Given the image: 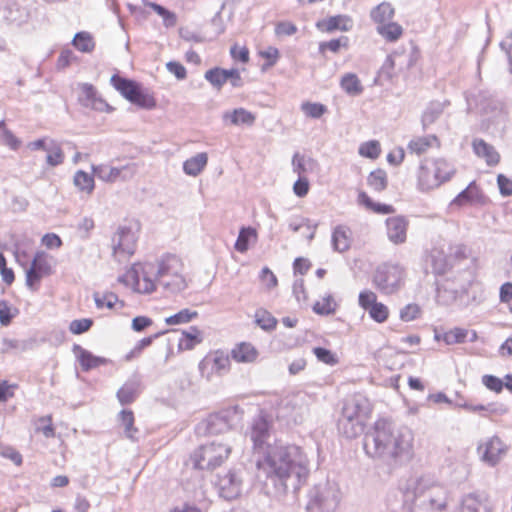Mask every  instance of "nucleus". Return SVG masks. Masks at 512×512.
<instances>
[{
	"label": "nucleus",
	"instance_id": "obj_1",
	"mask_svg": "<svg viewBox=\"0 0 512 512\" xmlns=\"http://www.w3.org/2000/svg\"><path fill=\"white\" fill-rule=\"evenodd\" d=\"M257 468L266 476L267 493L275 497L296 493L310 473L309 460L301 447L279 443L267 445Z\"/></svg>",
	"mask_w": 512,
	"mask_h": 512
},
{
	"label": "nucleus",
	"instance_id": "obj_2",
	"mask_svg": "<svg viewBox=\"0 0 512 512\" xmlns=\"http://www.w3.org/2000/svg\"><path fill=\"white\" fill-rule=\"evenodd\" d=\"M413 432L407 427H395L379 419L364 436L365 453L388 465L409 460L413 455Z\"/></svg>",
	"mask_w": 512,
	"mask_h": 512
},
{
	"label": "nucleus",
	"instance_id": "obj_3",
	"mask_svg": "<svg viewBox=\"0 0 512 512\" xmlns=\"http://www.w3.org/2000/svg\"><path fill=\"white\" fill-rule=\"evenodd\" d=\"M405 498L409 512H447L449 492L433 477L424 475L411 480Z\"/></svg>",
	"mask_w": 512,
	"mask_h": 512
},
{
	"label": "nucleus",
	"instance_id": "obj_4",
	"mask_svg": "<svg viewBox=\"0 0 512 512\" xmlns=\"http://www.w3.org/2000/svg\"><path fill=\"white\" fill-rule=\"evenodd\" d=\"M370 413L371 404L367 397L360 393L347 397L338 419L339 432L349 439L356 438L363 432Z\"/></svg>",
	"mask_w": 512,
	"mask_h": 512
},
{
	"label": "nucleus",
	"instance_id": "obj_5",
	"mask_svg": "<svg viewBox=\"0 0 512 512\" xmlns=\"http://www.w3.org/2000/svg\"><path fill=\"white\" fill-rule=\"evenodd\" d=\"M158 285L168 294H178L188 287L180 257L167 253L155 262Z\"/></svg>",
	"mask_w": 512,
	"mask_h": 512
},
{
	"label": "nucleus",
	"instance_id": "obj_6",
	"mask_svg": "<svg viewBox=\"0 0 512 512\" xmlns=\"http://www.w3.org/2000/svg\"><path fill=\"white\" fill-rule=\"evenodd\" d=\"M120 283L130 286L139 294H151L158 285L155 263L134 264L118 277Z\"/></svg>",
	"mask_w": 512,
	"mask_h": 512
},
{
	"label": "nucleus",
	"instance_id": "obj_7",
	"mask_svg": "<svg viewBox=\"0 0 512 512\" xmlns=\"http://www.w3.org/2000/svg\"><path fill=\"white\" fill-rule=\"evenodd\" d=\"M231 450L232 447L228 443L212 441L195 450L190 461L196 469L213 470L228 459Z\"/></svg>",
	"mask_w": 512,
	"mask_h": 512
},
{
	"label": "nucleus",
	"instance_id": "obj_8",
	"mask_svg": "<svg viewBox=\"0 0 512 512\" xmlns=\"http://www.w3.org/2000/svg\"><path fill=\"white\" fill-rule=\"evenodd\" d=\"M340 491L332 484L314 486L308 494V512H335L340 503Z\"/></svg>",
	"mask_w": 512,
	"mask_h": 512
},
{
	"label": "nucleus",
	"instance_id": "obj_9",
	"mask_svg": "<svg viewBox=\"0 0 512 512\" xmlns=\"http://www.w3.org/2000/svg\"><path fill=\"white\" fill-rule=\"evenodd\" d=\"M405 271L397 264L380 265L373 276V284L383 294L398 292L404 285Z\"/></svg>",
	"mask_w": 512,
	"mask_h": 512
},
{
	"label": "nucleus",
	"instance_id": "obj_10",
	"mask_svg": "<svg viewBox=\"0 0 512 512\" xmlns=\"http://www.w3.org/2000/svg\"><path fill=\"white\" fill-rule=\"evenodd\" d=\"M93 174L100 180L107 183L116 181H128L134 177L137 172L135 163H128L121 167H112L107 164L92 165Z\"/></svg>",
	"mask_w": 512,
	"mask_h": 512
},
{
	"label": "nucleus",
	"instance_id": "obj_11",
	"mask_svg": "<svg viewBox=\"0 0 512 512\" xmlns=\"http://www.w3.org/2000/svg\"><path fill=\"white\" fill-rule=\"evenodd\" d=\"M137 235L130 226H119L112 238L113 252L119 257H129L135 252Z\"/></svg>",
	"mask_w": 512,
	"mask_h": 512
},
{
	"label": "nucleus",
	"instance_id": "obj_12",
	"mask_svg": "<svg viewBox=\"0 0 512 512\" xmlns=\"http://www.w3.org/2000/svg\"><path fill=\"white\" fill-rule=\"evenodd\" d=\"M242 483V478L235 471H228L218 476L216 487L219 496L226 500L236 499L241 494Z\"/></svg>",
	"mask_w": 512,
	"mask_h": 512
},
{
	"label": "nucleus",
	"instance_id": "obj_13",
	"mask_svg": "<svg viewBox=\"0 0 512 512\" xmlns=\"http://www.w3.org/2000/svg\"><path fill=\"white\" fill-rule=\"evenodd\" d=\"M492 505L485 492H470L460 500L459 512H491Z\"/></svg>",
	"mask_w": 512,
	"mask_h": 512
},
{
	"label": "nucleus",
	"instance_id": "obj_14",
	"mask_svg": "<svg viewBox=\"0 0 512 512\" xmlns=\"http://www.w3.org/2000/svg\"><path fill=\"white\" fill-rule=\"evenodd\" d=\"M81 94L79 102L82 106L96 111H109L110 107L104 99L98 94L96 88L90 83H80Z\"/></svg>",
	"mask_w": 512,
	"mask_h": 512
},
{
	"label": "nucleus",
	"instance_id": "obj_15",
	"mask_svg": "<svg viewBox=\"0 0 512 512\" xmlns=\"http://www.w3.org/2000/svg\"><path fill=\"white\" fill-rule=\"evenodd\" d=\"M481 459L490 466H495L506 452L500 438L494 436L478 447Z\"/></svg>",
	"mask_w": 512,
	"mask_h": 512
},
{
	"label": "nucleus",
	"instance_id": "obj_16",
	"mask_svg": "<svg viewBox=\"0 0 512 512\" xmlns=\"http://www.w3.org/2000/svg\"><path fill=\"white\" fill-rule=\"evenodd\" d=\"M235 412L221 411L208 416L204 425L208 434H221L229 431L233 426Z\"/></svg>",
	"mask_w": 512,
	"mask_h": 512
},
{
	"label": "nucleus",
	"instance_id": "obj_17",
	"mask_svg": "<svg viewBox=\"0 0 512 512\" xmlns=\"http://www.w3.org/2000/svg\"><path fill=\"white\" fill-rule=\"evenodd\" d=\"M408 220L404 216H394L386 219L387 237L394 244L406 241Z\"/></svg>",
	"mask_w": 512,
	"mask_h": 512
},
{
	"label": "nucleus",
	"instance_id": "obj_18",
	"mask_svg": "<svg viewBox=\"0 0 512 512\" xmlns=\"http://www.w3.org/2000/svg\"><path fill=\"white\" fill-rule=\"evenodd\" d=\"M441 185V177L435 173L428 159L424 160L418 171V187L421 191H430Z\"/></svg>",
	"mask_w": 512,
	"mask_h": 512
},
{
	"label": "nucleus",
	"instance_id": "obj_19",
	"mask_svg": "<svg viewBox=\"0 0 512 512\" xmlns=\"http://www.w3.org/2000/svg\"><path fill=\"white\" fill-rule=\"evenodd\" d=\"M269 437V423L263 415L253 419L250 438L253 441L255 449H262L264 443Z\"/></svg>",
	"mask_w": 512,
	"mask_h": 512
},
{
	"label": "nucleus",
	"instance_id": "obj_20",
	"mask_svg": "<svg viewBox=\"0 0 512 512\" xmlns=\"http://www.w3.org/2000/svg\"><path fill=\"white\" fill-rule=\"evenodd\" d=\"M141 392V380L139 376H133L118 390L117 398L122 405H127L136 400Z\"/></svg>",
	"mask_w": 512,
	"mask_h": 512
},
{
	"label": "nucleus",
	"instance_id": "obj_21",
	"mask_svg": "<svg viewBox=\"0 0 512 512\" xmlns=\"http://www.w3.org/2000/svg\"><path fill=\"white\" fill-rule=\"evenodd\" d=\"M225 124L252 126L255 123L256 116L244 108H236L232 111H226L222 115Z\"/></svg>",
	"mask_w": 512,
	"mask_h": 512
},
{
	"label": "nucleus",
	"instance_id": "obj_22",
	"mask_svg": "<svg viewBox=\"0 0 512 512\" xmlns=\"http://www.w3.org/2000/svg\"><path fill=\"white\" fill-rule=\"evenodd\" d=\"M73 352L77 356V359L82 367V370L89 371L97 368L100 365L106 364L107 359L93 355L90 351L82 348L80 345L75 344Z\"/></svg>",
	"mask_w": 512,
	"mask_h": 512
},
{
	"label": "nucleus",
	"instance_id": "obj_23",
	"mask_svg": "<svg viewBox=\"0 0 512 512\" xmlns=\"http://www.w3.org/2000/svg\"><path fill=\"white\" fill-rule=\"evenodd\" d=\"M258 355L257 349L248 342H241L231 350V358L238 363H253Z\"/></svg>",
	"mask_w": 512,
	"mask_h": 512
},
{
	"label": "nucleus",
	"instance_id": "obj_24",
	"mask_svg": "<svg viewBox=\"0 0 512 512\" xmlns=\"http://www.w3.org/2000/svg\"><path fill=\"white\" fill-rule=\"evenodd\" d=\"M473 150L477 156L484 158L489 166H495L500 161V155L496 149L482 139L473 141Z\"/></svg>",
	"mask_w": 512,
	"mask_h": 512
},
{
	"label": "nucleus",
	"instance_id": "obj_25",
	"mask_svg": "<svg viewBox=\"0 0 512 512\" xmlns=\"http://www.w3.org/2000/svg\"><path fill=\"white\" fill-rule=\"evenodd\" d=\"M110 81L112 86L128 101L141 86L136 81L121 77L117 74L113 75Z\"/></svg>",
	"mask_w": 512,
	"mask_h": 512
},
{
	"label": "nucleus",
	"instance_id": "obj_26",
	"mask_svg": "<svg viewBox=\"0 0 512 512\" xmlns=\"http://www.w3.org/2000/svg\"><path fill=\"white\" fill-rule=\"evenodd\" d=\"M317 27L327 32H332L337 29L341 31H349L351 28V19L345 15H336L318 22Z\"/></svg>",
	"mask_w": 512,
	"mask_h": 512
},
{
	"label": "nucleus",
	"instance_id": "obj_27",
	"mask_svg": "<svg viewBox=\"0 0 512 512\" xmlns=\"http://www.w3.org/2000/svg\"><path fill=\"white\" fill-rule=\"evenodd\" d=\"M209 361H211V369L220 375L227 373L230 369V357L223 351L217 350L212 353L210 358L200 363V369Z\"/></svg>",
	"mask_w": 512,
	"mask_h": 512
},
{
	"label": "nucleus",
	"instance_id": "obj_28",
	"mask_svg": "<svg viewBox=\"0 0 512 512\" xmlns=\"http://www.w3.org/2000/svg\"><path fill=\"white\" fill-rule=\"evenodd\" d=\"M482 194L474 182H471L466 189L461 191L453 200V204L462 206L468 203H480Z\"/></svg>",
	"mask_w": 512,
	"mask_h": 512
},
{
	"label": "nucleus",
	"instance_id": "obj_29",
	"mask_svg": "<svg viewBox=\"0 0 512 512\" xmlns=\"http://www.w3.org/2000/svg\"><path fill=\"white\" fill-rule=\"evenodd\" d=\"M332 246L337 252H345L350 248L349 229L339 225L332 232Z\"/></svg>",
	"mask_w": 512,
	"mask_h": 512
},
{
	"label": "nucleus",
	"instance_id": "obj_30",
	"mask_svg": "<svg viewBox=\"0 0 512 512\" xmlns=\"http://www.w3.org/2000/svg\"><path fill=\"white\" fill-rule=\"evenodd\" d=\"M394 13L395 10L389 2H382L371 10L370 17L375 23L382 25L391 21Z\"/></svg>",
	"mask_w": 512,
	"mask_h": 512
},
{
	"label": "nucleus",
	"instance_id": "obj_31",
	"mask_svg": "<svg viewBox=\"0 0 512 512\" xmlns=\"http://www.w3.org/2000/svg\"><path fill=\"white\" fill-rule=\"evenodd\" d=\"M207 161L206 153H198L183 163V170L187 175L197 176L205 168Z\"/></svg>",
	"mask_w": 512,
	"mask_h": 512
},
{
	"label": "nucleus",
	"instance_id": "obj_32",
	"mask_svg": "<svg viewBox=\"0 0 512 512\" xmlns=\"http://www.w3.org/2000/svg\"><path fill=\"white\" fill-rule=\"evenodd\" d=\"M201 342L202 337L200 330L196 326H191L188 330L182 332V337L179 340V348L191 350Z\"/></svg>",
	"mask_w": 512,
	"mask_h": 512
},
{
	"label": "nucleus",
	"instance_id": "obj_33",
	"mask_svg": "<svg viewBox=\"0 0 512 512\" xmlns=\"http://www.w3.org/2000/svg\"><path fill=\"white\" fill-rule=\"evenodd\" d=\"M341 88L351 96H358L363 92V86L354 73H347L342 76L340 81Z\"/></svg>",
	"mask_w": 512,
	"mask_h": 512
},
{
	"label": "nucleus",
	"instance_id": "obj_34",
	"mask_svg": "<svg viewBox=\"0 0 512 512\" xmlns=\"http://www.w3.org/2000/svg\"><path fill=\"white\" fill-rule=\"evenodd\" d=\"M376 30L388 42L397 41L403 34V28L398 23L392 21L378 25Z\"/></svg>",
	"mask_w": 512,
	"mask_h": 512
},
{
	"label": "nucleus",
	"instance_id": "obj_35",
	"mask_svg": "<svg viewBox=\"0 0 512 512\" xmlns=\"http://www.w3.org/2000/svg\"><path fill=\"white\" fill-rule=\"evenodd\" d=\"M255 323L264 331L271 332L276 329L277 319L266 309L259 308L255 311Z\"/></svg>",
	"mask_w": 512,
	"mask_h": 512
},
{
	"label": "nucleus",
	"instance_id": "obj_36",
	"mask_svg": "<svg viewBox=\"0 0 512 512\" xmlns=\"http://www.w3.org/2000/svg\"><path fill=\"white\" fill-rule=\"evenodd\" d=\"M5 18L11 22L16 23L18 25L27 21L29 17V12L26 8L21 7L18 3H10L7 5Z\"/></svg>",
	"mask_w": 512,
	"mask_h": 512
},
{
	"label": "nucleus",
	"instance_id": "obj_37",
	"mask_svg": "<svg viewBox=\"0 0 512 512\" xmlns=\"http://www.w3.org/2000/svg\"><path fill=\"white\" fill-rule=\"evenodd\" d=\"M431 166L435 169V173L441 177V184L450 180L455 173L454 166L445 159H428Z\"/></svg>",
	"mask_w": 512,
	"mask_h": 512
},
{
	"label": "nucleus",
	"instance_id": "obj_38",
	"mask_svg": "<svg viewBox=\"0 0 512 512\" xmlns=\"http://www.w3.org/2000/svg\"><path fill=\"white\" fill-rule=\"evenodd\" d=\"M359 202L377 214H391L395 211L392 205L374 202L365 192L359 194Z\"/></svg>",
	"mask_w": 512,
	"mask_h": 512
},
{
	"label": "nucleus",
	"instance_id": "obj_39",
	"mask_svg": "<svg viewBox=\"0 0 512 512\" xmlns=\"http://www.w3.org/2000/svg\"><path fill=\"white\" fill-rule=\"evenodd\" d=\"M73 183L81 192L86 194H91L95 187L93 176L83 170H78L75 173Z\"/></svg>",
	"mask_w": 512,
	"mask_h": 512
},
{
	"label": "nucleus",
	"instance_id": "obj_40",
	"mask_svg": "<svg viewBox=\"0 0 512 512\" xmlns=\"http://www.w3.org/2000/svg\"><path fill=\"white\" fill-rule=\"evenodd\" d=\"M438 139L434 135H428L424 137H417L412 139L408 144V149L412 153L420 155L427 151L434 143H437Z\"/></svg>",
	"mask_w": 512,
	"mask_h": 512
},
{
	"label": "nucleus",
	"instance_id": "obj_41",
	"mask_svg": "<svg viewBox=\"0 0 512 512\" xmlns=\"http://www.w3.org/2000/svg\"><path fill=\"white\" fill-rule=\"evenodd\" d=\"M72 44L83 53H90L94 50L95 42L90 33L82 31L75 34Z\"/></svg>",
	"mask_w": 512,
	"mask_h": 512
},
{
	"label": "nucleus",
	"instance_id": "obj_42",
	"mask_svg": "<svg viewBox=\"0 0 512 512\" xmlns=\"http://www.w3.org/2000/svg\"><path fill=\"white\" fill-rule=\"evenodd\" d=\"M0 145L7 146L13 151L18 150L21 145L20 139L6 127L4 120L0 121Z\"/></svg>",
	"mask_w": 512,
	"mask_h": 512
},
{
	"label": "nucleus",
	"instance_id": "obj_43",
	"mask_svg": "<svg viewBox=\"0 0 512 512\" xmlns=\"http://www.w3.org/2000/svg\"><path fill=\"white\" fill-rule=\"evenodd\" d=\"M204 78L216 89L220 90L227 83V70L219 67L209 69L205 72Z\"/></svg>",
	"mask_w": 512,
	"mask_h": 512
},
{
	"label": "nucleus",
	"instance_id": "obj_44",
	"mask_svg": "<svg viewBox=\"0 0 512 512\" xmlns=\"http://www.w3.org/2000/svg\"><path fill=\"white\" fill-rule=\"evenodd\" d=\"M129 101L140 108L148 110L153 109L156 106L155 98L150 93L143 90L141 86Z\"/></svg>",
	"mask_w": 512,
	"mask_h": 512
},
{
	"label": "nucleus",
	"instance_id": "obj_45",
	"mask_svg": "<svg viewBox=\"0 0 512 512\" xmlns=\"http://www.w3.org/2000/svg\"><path fill=\"white\" fill-rule=\"evenodd\" d=\"M445 103L431 102L422 115L423 126L431 125L438 119L444 110Z\"/></svg>",
	"mask_w": 512,
	"mask_h": 512
},
{
	"label": "nucleus",
	"instance_id": "obj_46",
	"mask_svg": "<svg viewBox=\"0 0 512 512\" xmlns=\"http://www.w3.org/2000/svg\"><path fill=\"white\" fill-rule=\"evenodd\" d=\"M198 317V312L195 310L190 309H182L178 313L171 315L165 319V323L167 325L173 326V325H180L189 323L193 319Z\"/></svg>",
	"mask_w": 512,
	"mask_h": 512
},
{
	"label": "nucleus",
	"instance_id": "obj_47",
	"mask_svg": "<svg viewBox=\"0 0 512 512\" xmlns=\"http://www.w3.org/2000/svg\"><path fill=\"white\" fill-rule=\"evenodd\" d=\"M368 185L375 191L381 192L387 187V174L382 169L372 171L367 178Z\"/></svg>",
	"mask_w": 512,
	"mask_h": 512
},
{
	"label": "nucleus",
	"instance_id": "obj_48",
	"mask_svg": "<svg viewBox=\"0 0 512 512\" xmlns=\"http://www.w3.org/2000/svg\"><path fill=\"white\" fill-rule=\"evenodd\" d=\"M120 420L124 427L126 437L133 441L137 440L135 434L138 433V429L134 427L133 412L131 410H122L120 412Z\"/></svg>",
	"mask_w": 512,
	"mask_h": 512
},
{
	"label": "nucleus",
	"instance_id": "obj_49",
	"mask_svg": "<svg viewBox=\"0 0 512 512\" xmlns=\"http://www.w3.org/2000/svg\"><path fill=\"white\" fill-rule=\"evenodd\" d=\"M468 335V330L456 327L448 332H445L442 336L443 341L448 344H457L465 342V339ZM436 339H441L439 335L436 334Z\"/></svg>",
	"mask_w": 512,
	"mask_h": 512
},
{
	"label": "nucleus",
	"instance_id": "obj_50",
	"mask_svg": "<svg viewBox=\"0 0 512 512\" xmlns=\"http://www.w3.org/2000/svg\"><path fill=\"white\" fill-rule=\"evenodd\" d=\"M337 303L331 295H327L322 301H317L313 305V311L318 315H331L335 313Z\"/></svg>",
	"mask_w": 512,
	"mask_h": 512
},
{
	"label": "nucleus",
	"instance_id": "obj_51",
	"mask_svg": "<svg viewBox=\"0 0 512 512\" xmlns=\"http://www.w3.org/2000/svg\"><path fill=\"white\" fill-rule=\"evenodd\" d=\"M301 110L307 117L319 119L327 112V107L321 103L307 101L301 104Z\"/></svg>",
	"mask_w": 512,
	"mask_h": 512
},
{
	"label": "nucleus",
	"instance_id": "obj_52",
	"mask_svg": "<svg viewBox=\"0 0 512 512\" xmlns=\"http://www.w3.org/2000/svg\"><path fill=\"white\" fill-rule=\"evenodd\" d=\"M31 268L35 269L41 275H49L51 273V265L47 260V255L44 252H37L31 262Z\"/></svg>",
	"mask_w": 512,
	"mask_h": 512
},
{
	"label": "nucleus",
	"instance_id": "obj_53",
	"mask_svg": "<svg viewBox=\"0 0 512 512\" xmlns=\"http://www.w3.org/2000/svg\"><path fill=\"white\" fill-rule=\"evenodd\" d=\"M35 431L42 433L46 438H53L55 436V429L52 424L51 415L38 418L35 422Z\"/></svg>",
	"mask_w": 512,
	"mask_h": 512
},
{
	"label": "nucleus",
	"instance_id": "obj_54",
	"mask_svg": "<svg viewBox=\"0 0 512 512\" xmlns=\"http://www.w3.org/2000/svg\"><path fill=\"white\" fill-rule=\"evenodd\" d=\"M251 236H256L255 229L251 227L241 228L235 243V249L240 253L246 252L248 250L249 239Z\"/></svg>",
	"mask_w": 512,
	"mask_h": 512
},
{
	"label": "nucleus",
	"instance_id": "obj_55",
	"mask_svg": "<svg viewBox=\"0 0 512 512\" xmlns=\"http://www.w3.org/2000/svg\"><path fill=\"white\" fill-rule=\"evenodd\" d=\"M359 154L363 157L376 159L381 153L380 143L377 140H370L360 145Z\"/></svg>",
	"mask_w": 512,
	"mask_h": 512
},
{
	"label": "nucleus",
	"instance_id": "obj_56",
	"mask_svg": "<svg viewBox=\"0 0 512 512\" xmlns=\"http://www.w3.org/2000/svg\"><path fill=\"white\" fill-rule=\"evenodd\" d=\"M433 271L436 274L442 275L450 268L451 264L449 256H444L441 252L434 251L431 255Z\"/></svg>",
	"mask_w": 512,
	"mask_h": 512
},
{
	"label": "nucleus",
	"instance_id": "obj_57",
	"mask_svg": "<svg viewBox=\"0 0 512 512\" xmlns=\"http://www.w3.org/2000/svg\"><path fill=\"white\" fill-rule=\"evenodd\" d=\"M47 151L50 152L46 157V162L49 166L55 167L63 163L64 154L59 144L51 141V146Z\"/></svg>",
	"mask_w": 512,
	"mask_h": 512
},
{
	"label": "nucleus",
	"instance_id": "obj_58",
	"mask_svg": "<svg viewBox=\"0 0 512 512\" xmlns=\"http://www.w3.org/2000/svg\"><path fill=\"white\" fill-rule=\"evenodd\" d=\"M95 304L98 308L106 306L107 308H114L116 303L119 301L118 296L112 292L100 294L94 293Z\"/></svg>",
	"mask_w": 512,
	"mask_h": 512
},
{
	"label": "nucleus",
	"instance_id": "obj_59",
	"mask_svg": "<svg viewBox=\"0 0 512 512\" xmlns=\"http://www.w3.org/2000/svg\"><path fill=\"white\" fill-rule=\"evenodd\" d=\"M348 42H349L348 37L341 36L340 38H337V39H332L327 42H321L319 44V50L321 52H324L325 50H329L333 53H337V52H339L341 47L347 48Z\"/></svg>",
	"mask_w": 512,
	"mask_h": 512
},
{
	"label": "nucleus",
	"instance_id": "obj_60",
	"mask_svg": "<svg viewBox=\"0 0 512 512\" xmlns=\"http://www.w3.org/2000/svg\"><path fill=\"white\" fill-rule=\"evenodd\" d=\"M368 312L370 317L378 323L385 322L389 315L387 306L379 302H376L373 306H371Z\"/></svg>",
	"mask_w": 512,
	"mask_h": 512
},
{
	"label": "nucleus",
	"instance_id": "obj_61",
	"mask_svg": "<svg viewBox=\"0 0 512 512\" xmlns=\"http://www.w3.org/2000/svg\"><path fill=\"white\" fill-rule=\"evenodd\" d=\"M161 334L162 333H156L152 336L145 337V338L141 339L140 341H138L137 344L135 345V347L126 355V359L131 360L132 358L140 355L142 350L144 348L150 346L152 344L153 340L156 339L157 337H159Z\"/></svg>",
	"mask_w": 512,
	"mask_h": 512
},
{
	"label": "nucleus",
	"instance_id": "obj_62",
	"mask_svg": "<svg viewBox=\"0 0 512 512\" xmlns=\"http://www.w3.org/2000/svg\"><path fill=\"white\" fill-rule=\"evenodd\" d=\"M421 309L417 304H407L400 310V319L405 322L413 321L419 317Z\"/></svg>",
	"mask_w": 512,
	"mask_h": 512
},
{
	"label": "nucleus",
	"instance_id": "obj_63",
	"mask_svg": "<svg viewBox=\"0 0 512 512\" xmlns=\"http://www.w3.org/2000/svg\"><path fill=\"white\" fill-rule=\"evenodd\" d=\"M93 324L92 319L89 318H83V319H75L71 321L69 325V330L73 334H82L86 331H88Z\"/></svg>",
	"mask_w": 512,
	"mask_h": 512
},
{
	"label": "nucleus",
	"instance_id": "obj_64",
	"mask_svg": "<svg viewBox=\"0 0 512 512\" xmlns=\"http://www.w3.org/2000/svg\"><path fill=\"white\" fill-rule=\"evenodd\" d=\"M312 162L311 159L306 160L303 155L296 152L292 157V169L293 172L296 173L299 177H302L304 173H306V163Z\"/></svg>",
	"mask_w": 512,
	"mask_h": 512
}]
</instances>
